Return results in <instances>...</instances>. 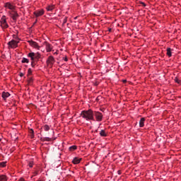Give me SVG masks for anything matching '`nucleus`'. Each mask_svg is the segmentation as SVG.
I'll return each mask as SVG.
<instances>
[{
	"mask_svg": "<svg viewBox=\"0 0 181 181\" xmlns=\"http://www.w3.org/2000/svg\"><path fill=\"white\" fill-rule=\"evenodd\" d=\"M81 117H83L86 121H94V112L91 109L83 110L81 113Z\"/></svg>",
	"mask_w": 181,
	"mask_h": 181,
	"instance_id": "1",
	"label": "nucleus"
},
{
	"mask_svg": "<svg viewBox=\"0 0 181 181\" xmlns=\"http://www.w3.org/2000/svg\"><path fill=\"white\" fill-rule=\"evenodd\" d=\"M19 42L12 40L8 42V49H16L18 47V44Z\"/></svg>",
	"mask_w": 181,
	"mask_h": 181,
	"instance_id": "2",
	"label": "nucleus"
},
{
	"mask_svg": "<svg viewBox=\"0 0 181 181\" xmlns=\"http://www.w3.org/2000/svg\"><path fill=\"white\" fill-rule=\"evenodd\" d=\"M1 26L3 29H6L9 28L8 23H6V16H3L1 19Z\"/></svg>",
	"mask_w": 181,
	"mask_h": 181,
	"instance_id": "3",
	"label": "nucleus"
},
{
	"mask_svg": "<svg viewBox=\"0 0 181 181\" xmlns=\"http://www.w3.org/2000/svg\"><path fill=\"white\" fill-rule=\"evenodd\" d=\"M93 116H95L96 121H98L99 122L103 121V113L95 111L93 112Z\"/></svg>",
	"mask_w": 181,
	"mask_h": 181,
	"instance_id": "4",
	"label": "nucleus"
},
{
	"mask_svg": "<svg viewBox=\"0 0 181 181\" xmlns=\"http://www.w3.org/2000/svg\"><path fill=\"white\" fill-rule=\"evenodd\" d=\"M54 62H56V60H54V57L53 56H49L47 59V66H49V67H53Z\"/></svg>",
	"mask_w": 181,
	"mask_h": 181,
	"instance_id": "5",
	"label": "nucleus"
},
{
	"mask_svg": "<svg viewBox=\"0 0 181 181\" xmlns=\"http://www.w3.org/2000/svg\"><path fill=\"white\" fill-rule=\"evenodd\" d=\"M9 15L11 18H12L13 21H16V19L19 18V14H18V12L15 11V10H13L9 12Z\"/></svg>",
	"mask_w": 181,
	"mask_h": 181,
	"instance_id": "6",
	"label": "nucleus"
},
{
	"mask_svg": "<svg viewBox=\"0 0 181 181\" xmlns=\"http://www.w3.org/2000/svg\"><path fill=\"white\" fill-rule=\"evenodd\" d=\"M28 43L30 46H32V47H34V49H37V50L40 49V47L39 46V45H37V42L33 40H29Z\"/></svg>",
	"mask_w": 181,
	"mask_h": 181,
	"instance_id": "7",
	"label": "nucleus"
},
{
	"mask_svg": "<svg viewBox=\"0 0 181 181\" xmlns=\"http://www.w3.org/2000/svg\"><path fill=\"white\" fill-rule=\"evenodd\" d=\"M44 13H45V10L43 9L35 11L34 12V15L35 16H36V18H39V16H42V15H44Z\"/></svg>",
	"mask_w": 181,
	"mask_h": 181,
	"instance_id": "8",
	"label": "nucleus"
},
{
	"mask_svg": "<svg viewBox=\"0 0 181 181\" xmlns=\"http://www.w3.org/2000/svg\"><path fill=\"white\" fill-rule=\"evenodd\" d=\"M5 8L11 9V11H15V6L9 2L5 4Z\"/></svg>",
	"mask_w": 181,
	"mask_h": 181,
	"instance_id": "9",
	"label": "nucleus"
},
{
	"mask_svg": "<svg viewBox=\"0 0 181 181\" xmlns=\"http://www.w3.org/2000/svg\"><path fill=\"white\" fill-rule=\"evenodd\" d=\"M45 49L47 52H50L53 49V46H52V45H50L49 42H45Z\"/></svg>",
	"mask_w": 181,
	"mask_h": 181,
	"instance_id": "10",
	"label": "nucleus"
},
{
	"mask_svg": "<svg viewBox=\"0 0 181 181\" xmlns=\"http://www.w3.org/2000/svg\"><path fill=\"white\" fill-rule=\"evenodd\" d=\"M1 97L2 98L5 100H6L8 97H11V93L8 92H3L1 93Z\"/></svg>",
	"mask_w": 181,
	"mask_h": 181,
	"instance_id": "11",
	"label": "nucleus"
},
{
	"mask_svg": "<svg viewBox=\"0 0 181 181\" xmlns=\"http://www.w3.org/2000/svg\"><path fill=\"white\" fill-rule=\"evenodd\" d=\"M81 161V158L76 157L73 159L72 163H74V165H78V163H80Z\"/></svg>",
	"mask_w": 181,
	"mask_h": 181,
	"instance_id": "12",
	"label": "nucleus"
},
{
	"mask_svg": "<svg viewBox=\"0 0 181 181\" xmlns=\"http://www.w3.org/2000/svg\"><path fill=\"white\" fill-rule=\"evenodd\" d=\"M28 57H30L32 62H37L36 59L35 58V52H30L28 54Z\"/></svg>",
	"mask_w": 181,
	"mask_h": 181,
	"instance_id": "13",
	"label": "nucleus"
},
{
	"mask_svg": "<svg viewBox=\"0 0 181 181\" xmlns=\"http://www.w3.org/2000/svg\"><path fill=\"white\" fill-rule=\"evenodd\" d=\"M46 9L48 12H52V11H53V9H54V5H49L46 7Z\"/></svg>",
	"mask_w": 181,
	"mask_h": 181,
	"instance_id": "14",
	"label": "nucleus"
},
{
	"mask_svg": "<svg viewBox=\"0 0 181 181\" xmlns=\"http://www.w3.org/2000/svg\"><path fill=\"white\" fill-rule=\"evenodd\" d=\"M144 122H145V118L143 117L139 121V127H140V128H143V127L144 126Z\"/></svg>",
	"mask_w": 181,
	"mask_h": 181,
	"instance_id": "15",
	"label": "nucleus"
},
{
	"mask_svg": "<svg viewBox=\"0 0 181 181\" xmlns=\"http://www.w3.org/2000/svg\"><path fill=\"white\" fill-rule=\"evenodd\" d=\"M29 134H30V138L33 139V138H35V132L33 131V129L29 130Z\"/></svg>",
	"mask_w": 181,
	"mask_h": 181,
	"instance_id": "16",
	"label": "nucleus"
},
{
	"mask_svg": "<svg viewBox=\"0 0 181 181\" xmlns=\"http://www.w3.org/2000/svg\"><path fill=\"white\" fill-rule=\"evenodd\" d=\"M167 56H168V57H172V49L167 48Z\"/></svg>",
	"mask_w": 181,
	"mask_h": 181,
	"instance_id": "17",
	"label": "nucleus"
},
{
	"mask_svg": "<svg viewBox=\"0 0 181 181\" xmlns=\"http://www.w3.org/2000/svg\"><path fill=\"white\" fill-rule=\"evenodd\" d=\"M34 57L35 59V60H39L40 59V54L39 52L37 53H34Z\"/></svg>",
	"mask_w": 181,
	"mask_h": 181,
	"instance_id": "18",
	"label": "nucleus"
},
{
	"mask_svg": "<svg viewBox=\"0 0 181 181\" xmlns=\"http://www.w3.org/2000/svg\"><path fill=\"white\" fill-rule=\"evenodd\" d=\"M41 141H42V142H45V141H47V142H50V141H52V139L49 138V137H43V138H41Z\"/></svg>",
	"mask_w": 181,
	"mask_h": 181,
	"instance_id": "19",
	"label": "nucleus"
},
{
	"mask_svg": "<svg viewBox=\"0 0 181 181\" xmlns=\"http://www.w3.org/2000/svg\"><path fill=\"white\" fill-rule=\"evenodd\" d=\"M8 180L6 179V175H0V181H7Z\"/></svg>",
	"mask_w": 181,
	"mask_h": 181,
	"instance_id": "20",
	"label": "nucleus"
},
{
	"mask_svg": "<svg viewBox=\"0 0 181 181\" xmlns=\"http://www.w3.org/2000/svg\"><path fill=\"white\" fill-rule=\"evenodd\" d=\"M100 136H107V133H105V130H101L100 132Z\"/></svg>",
	"mask_w": 181,
	"mask_h": 181,
	"instance_id": "21",
	"label": "nucleus"
},
{
	"mask_svg": "<svg viewBox=\"0 0 181 181\" xmlns=\"http://www.w3.org/2000/svg\"><path fill=\"white\" fill-rule=\"evenodd\" d=\"M28 83L30 85L32 84V83H33V78H32V77H28Z\"/></svg>",
	"mask_w": 181,
	"mask_h": 181,
	"instance_id": "22",
	"label": "nucleus"
},
{
	"mask_svg": "<svg viewBox=\"0 0 181 181\" xmlns=\"http://www.w3.org/2000/svg\"><path fill=\"white\" fill-rule=\"evenodd\" d=\"M77 149V146H71L69 147V151H76Z\"/></svg>",
	"mask_w": 181,
	"mask_h": 181,
	"instance_id": "23",
	"label": "nucleus"
},
{
	"mask_svg": "<svg viewBox=\"0 0 181 181\" xmlns=\"http://www.w3.org/2000/svg\"><path fill=\"white\" fill-rule=\"evenodd\" d=\"M21 63H29V59H28L26 58H23Z\"/></svg>",
	"mask_w": 181,
	"mask_h": 181,
	"instance_id": "24",
	"label": "nucleus"
},
{
	"mask_svg": "<svg viewBox=\"0 0 181 181\" xmlns=\"http://www.w3.org/2000/svg\"><path fill=\"white\" fill-rule=\"evenodd\" d=\"M6 166V162L0 163V168H5Z\"/></svg>",
	"mask_w": 181,
	"mask_h": 181,
	"instance_id": "25",
	"label": "nucleus"
},
{
	"mask_svg": "<svg viewBox=\"0 0 181 181\" xmlns=\"http://www.w3.org/2000/svg\"><path fill=\"white\" fill-rule=\"evenodd\" d=\"M44 129L45 131H49V129H50V127H49V125L46 124L44 126Z\"/></svg>",
	"mask_w": 181,
	"mask_h": 181,
	"instance_id": "26",
	"label": "nucleus"
},
{
	"mask_svg": "<svg viewBox=\"0 0 181 181\" xmlns=\"http://www.w3.org/2000/svg\"><path fill=\"white\" fill-rule=\"evenodd\" d=\"M31 66L32 67H35L36 66V62L35 61L31 62Z\"/></svg>",
	"mask_w": 181,
	"mask_h": 181,
	"instance_id": "27",
	"label": "nucleus"
},
{
	"mask_svg": "<svg viewBox=\"0 0 181 181\" xmlns=\"http://www.w3.org/2000/svg\"><path fill=\"white\" fill-rule=\"evenodd\" d=\"M28 76H30L32 74V69H28Z\"/></svg>",
	"mask_w": 181,
	"mask_h": 181,
	"instance_id": "28",
	"label": "nucleus"
},
{
	"mask_svg": "<svg viewBox=\"0 0 181 181\" xmlns=\"http://www.w3.org/2000/svg\"><path fill=\"white\" fill-rule=\"evenodd\" d=\"M180 81L177 78H175V83H177V84H180Z\"/></svg>",
	"mask_w": 181,
	"mask_h": 181,
	"instance_id": "29",
	"label": "nucleus"
},
{
	"mask_svg": "<svg viewBox=\"0 0 181 181\" xmlns=\"http://www.w3.org/2000/svg\"><path fill=\"white\" fill-rule=\"evenodd\" d=\"M29 166H30V168H33V162L30 161V162L29 163Z\"/></svg>",
	"mask_w": 181,
	"mask_h": 181,
	"instance_id": "30",
	"label": "nucleus"
},
{
	"mask_svg": "<svg viewBox=\"0 0 181 181\" xmlns=\"http://www.w3.org/2000/svg\"><path fill=\"white\" fill-rule=\"evenodd\" d=\"M66 22H67V18H65L64 19V23H66Z\"/></svg>",
	"mask_w": 181,
	"mask_h": 181,
	"instance_id": "31",
	"label": "nucleus"
},
{
	"mask_svg": "<svg viewBox=\"0 0 181 181\" xmlns=\"http://www.w3.org/2000/svg\"><path fill=\"white\" fill-rule=\"evenodd\" d=\"M141 5H143V6H146V5L145 4V3L141 2Z\"/></svg>",
	"mask_w": 181,
	"mask_h": 181,
	"instance_id": "32",
	"label": "nucleus"
},
{
	"mask_svg": "<svg viewBox=\"0 0 181 181\" xmlns=\"http://www.w3.org/2000/svg\"><path fill=\"white\" fill-rule=\"evenodd\" d=\"M68 60H69V59H67V57H65V58H64V61H65V62H67Z\"/></svg>",
	"mask_w": 181,
	"mask_h": 181,
	"instance_id": "33",
	"label": "nucleus"
},
{
	"mask_svg": "<svg viewBox=\"0 0 181 181\" xmlns=\"http://www.w3.org/2000/svg\"><path fill=\"white\" fill-rule=\"evenodd\" d=\"M20 76H21V77H23V73H21V74H20Z\"/></svg>",
	"mask_w": 181,
	"mask_h": 181,
	"instance_id": "34",
	"label": "nucleus"
},
{
	"mask_svg": "<svg viewBox=\"0 0 181 181\" xmlns=\"http://www.w3.org/2000/svg\"><path fill=\"white\" fill-rule=\"evenodd\" d=\"M112 30L111 28H109V30H108L109 32H112Z\"/></svg>",
	"mask_w": 181,
	"mask_h": 181,
	"instance_id": "35",
	"label": "nucleus"
},
{
	"mask_svg": "<svg viewBox=\"0 0 181 181\" xmlns=\"http://www.w3.org/2000/svg\"><path fill=\"white\" fill-rule=\"evenodd\" d=\"M54 54H58V52H54Z\"/></svg>",
	"mask_w": 181,
	"mask_h": 181,
	"instance_id": "36",
	"label": "nucleus"
},
{
	"mask_svg": "<svg viewBox=\"0 0 181 181\" xmlns=\"http://www.w3.org/2000/svg\"><path fill=\"white\" fill-rule=\"evenodd\" d=\"M119 172V175H120L121 173H119V171H118Z\"/></svg>",
	"mask_w": 181,
	"mask_h": 181,
	"instance_id": "37",
	"label": "nucleus"
},
{
	"mask_svg": "<svg viewBox=\"0 0 181 181\" xmlns=\"http://www.w3.org/2000/svg\"><path fill=\"white\" fill-rule=\"evenodd\" d=\"M180 84L181 85V81H180Z\"/></svg>",
	"mask_w": 181,
	"mask_h": 181,
	"instance_id": "38",
	"label": "nucleus"
},
{
	"mask_svg": "<svg viewBox=\"0 0 181 181\" xmlns=\"http://www.w3.org/2000/svg\"><path fill=\"white\" fill-rule=\"evenodd\" d=\"M0 141H1V139H0Z\"/></svg>",
	"mask_w": 181,
	"mask_h": 181,
	"instance_id": "39",
	"label": "nucleus"
}]
</instances>
